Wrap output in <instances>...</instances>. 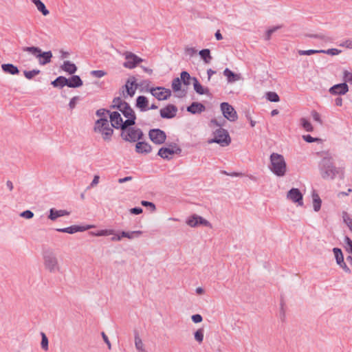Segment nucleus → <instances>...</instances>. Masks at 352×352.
Segmentation results:
<instances>
[{
    "instance_id": "4be33fe9",
    "label": "nucleus",
    "mask_w": 352,
    "mask_h": 352,
    "mask_svg": "<svg viewBox=\"0 0 352 352\" xmlns=\"http://www.w3.org/2000/svg\"><path fill=\"white\" fill-rule=\"evenodd\" d=\"M69 212L64 210H56L54 208L50 209L48 218L52 221H55L57 218L68 215Z\"/></svg>"
},
{
    "instance_id": "6e6d98bb",
    "label": "nucleus",
    "mask_w": 352,
    "mask_h": 352,
    "mask_svg": "<svg viewBox=\"0 0 352 352\" xmlns=\"http://www.w3.org/2000/svg\"><path fill=\"white\" fill-rule=\"evenodd\" d=\"M192 320L195 322V323H199V322H201L203 320L202 318V316L200 315V314H195V315H193L192 316Z\"/></svg>"
},
{
    "instance_id": "4c0bfd02",
    "label": "nucleus",
    "mask_w": 352,
    "mask_h": 352,
    "mask_svg": "<svg viewBox=\"0 0 352 352\" xmlns=\"http://www.w3.org/2000/svg\"><path fill=\"white\" fill-rule=\"evenodd\" d=\"M300 123L302 126V127L307 131H312L314 130V128L311 125V124L310 123V122H309L307 119L305 118H302L300 120Z\"/></svg>"
},
{
    "instance_id": "79ce46f5",
    "label": "nucleus",
    "mask_w": 352,
    "mask_h": 352,
    "mask_svg": "<svg viewBox=\"0 0 352 352\" xmlns=\"http://www.w3.org/2000/svg\"><path fill=\"white\" fill-rule=\"evenodd\" d=\"M40 73L38 69H33L32 71H24V76L28 79H32L35 76L38 75Z\"/></svg>"
},
{
    "instance_id": "7ed1b4c3",
    "label": "nucleus",
    "mask_w": 352,
    "mask_h": 352,
    "mask_svg": "<svg viewBox=\"0 0 352 352\" xmlns=\"http://www.w3.org/2000/svg\"><path fill=\"white\" fill-rule=\"evenodd\" d=\"M112 124L107 118H98L94 124V131L98 134L103 140L109 142L113 134Z\"/></svg>"
},
{
    "instance_id": "c03bdc74",
    "label": "nucleus",
    "mask_w": 352,
    "mask_h": 352,
    "mask_svg": "<svg viewBox=\"0 0 352 352\" xmlns=\"http://www.w3.org/2000/svg\"><path fill=\"white\" fill-rule=\"evenodd\" d=\"M320 52L323 54H327L331 55V56L338 55L341 53V50H338V49H334V48L329 49L327 50H320Z\"/></svg>"
},
{
    "instance_id": "393cba45",
    "label": "nucleus",
    "mask_w": 352,
    "mask_h": 352,
    "mask_svg": "<svg viewBox=\"0 0 352 352\" xmlns=\"http://www.w3.org/2000/svg\"><path fill=\"white\" fill-rule=\"evenodd\" d=\"M31 1L35 5L37 10L41 12L43 16H47L50 14L49 10L41 0H31Z\"/></svg>"
},
{
    "instance_id": "b1692460",
    "label": "nucleus",
    "mask_w": 352,
    "mask_h": 352,
    "mask_svg": "<svg viewBox=\"0 0 352 352\" xmlns=\"http://www.w3.org/2000/svg\"><path fill=\"white\" fill-rule=\"evenodd\" d=\"M1 68L5 73L12 75L18 74L19 73L18 68L12 64H3Z\"/></svg>"
},
{
    "instance_id": "f3484780",
    "label": "nucleus",
    "mask_w": 352,
    "mask_h": 352,
    "mask_svg": "<svg viewBox=\"0 0 352 352\" xmlns=\"http://www.w3.org/2000/svg\"><path fill=\"white\" fill-rule=\"evenodd\" d=\"M348 91L349 86L346 82L335 85L329 89V92L332 95H344Z\"/></svg>"
},
{
    "instance_id": "a18cd8bd",
    "label": "nucleus",
    "mask_w": 352,
    "mask_h": 352,
    "mask_svg": "<svg viewBox=\"0 0 352 352\" xmlns=\"http://www.w3.org/2000/svg\"><path fill=\"white\" fill-rule=\"evenodd\" d=\"M319 53H322L320 52V50H300V51H298V54L300 55H307V56H309V55H311V54H319Z\"/></svg>"
},
{
    "instance_id": "f8f14e48",
    "label": "nucleus",
    "mask_w": 352,
    "mask_h": 352,
    "mask_svg": "<svg viewBox=\"0 0 352 352\" xmlns=\"http://www.w3.org/2000/svg\"><path fill=\"white\" fill-rule=\"evenodd\" d=\"M186 223L192 228H195L199 226H204L210 228L212 227L209 221L197 214H193L191 217H190L187 219Z\"/></svg>"
},
{
    "instance_id": "5fc2aeb1",
    "label": "nucleus",
    "mask_w": 352,
    "mask_h": 352,
    "mask_svg": "<svg viewBox=\"0 0 352 352\" xmlns=\"http://www.w3.org/2000/svg\"><path fill=\"white\" fill-rule=\"evenodd\" d=\"M186 54L190 56H192L197 53V50L193 47H188L185 50Z\"/></svg>"
},
{
    "instance_id": "423d86ee",
    "label": "nucleus",
    "mask_w": 352,
    "mask_h": 352,
    "mask_svg": "<svg viewBox=\"0 0 352 352\" xmlns=\"http://www.w3.org/2000/svg\"><path fill=\"white\" fill-rule=\"evenodd\" d=\"M122 130L121 137L122 138L127 142H135L140 139L143 136V133L140 129L137 128H120Z\"/></svg>"
},
{
    "instance_id": "6e6552de",
    "label": "nucleus",
    "mask_w": 352,
    "mask_h": 352,
    "mask_svg": "<svg viewBox=\"0 0 352 352\" xmlns=\"http://www.w3.org/2000/svg\"><path fill=\"white\" fill-rule=\"evenodd\" d=\"M124 58L126 61L124 63L123 65L124 67L127 69H133L135 68L139 63H142L143 60L136 56L135 54L126 52L124 54Z\"/></svg>"
},
{
    "instance_id": "338daca9",
    "label": "nucleus",
    "mask_w": 352,
    "mask_h": 352,
    "mask_svg": "<svg viewBox=\"0 0 352 352\" xmlns=\"http://www.w3.org/2000/svg\"><path fill=\"white\" fill-rule=\"evenodd\" d=\"M336 105L338 107H341L342 105V99L341 98H337L335 100Z\"/></svg>"
},
{
    "instance_id": "1a4fd4ad",
    "label": "nucleus",
    "mask_w": 352,
    "mask_h": 352,
    "mask_svg": "<svg viewBox=\"0 0 352 352\" xmlns=\"http://www.w3.org/2000/svg\"><path fill=\"white\" fill-rule=\"evenodd\" d=\"M221 110L223 116L231 122H234L238 119L236 111L228 102L221 104Z\"/></svg>"
},
{
    "instance_id": "e433bc0d",
    "label": "nucleus",
    "mask_w": 352,
    "mask_h": 352,
    "mask_svg": "<svg viewBox=\"0 0 352 352\" xmlns=\"http://www.w3.org/2000/svg\"><path fill=\"white\" fill-rule=\"evenodd\" d=\"M267 99L271 102H278L280 100L278 95L274 91L267 93Z\"/></svg>"
},
{
    "instance_id": "2f4dec72",
    "label": "nucleus",
    "mask_w": 352,
    "mask_h": 352,
    "mask_svg": "<svg viewBox=\"0 0 352 352\" xmlns=\"http://www.w3.org/2000/svg\"><path fill=\"white\" fill-rule=\"evenodd\" d=\"M52 85L54 87H64L65 85L68 86V80L63 76L58 77L55 80L52 82Z\"/></svg>"
},
{
    "instance_id": "a211bd4d",
    "label": "nucleus",
    "mask_w": 352,
    "mask_h": 352,
    "mask_svg": "<svg viewBox=\"0 0 352 352\" xmlns=\"http://www.w3.org/2000/svg\"><path fill=\"white\" fill-rule=\"evenodd\" d=\"M177 107L173 104H168L160 110V115L163 118H173L176 116Z\"/></svg>"
},
{
    "instance_id": "bb28decb",
    "label": "nucleus",
    "mask_w": 352,
    "mask_h": 352,
    "mask_svg": "<svg viewBox=\"0 0 352 352\" xmlns=\"http://www.w3.org/2000/svg\"><path fill=\"white\" fill-rule=\"evenodd\" d=\"M67 80L69 87H79L82 85V81L78 76H72Z\"/></svg>"
},
{
    "instance_id": "de8ad7c7",
    "label": "nucleus",
    "mask_w": 352,
    "mask_h": 352,
    "mask_svg": "<svg viewBox=\"0 0 352 352\" xmlns=\"http://www.w3.org/2000/svg\"><path fill=\"white\" fill-rule=\"evenodd\" d=\"M91 74L96 78H102L107 73L103 70H93L91 72Z\"/></svg>"
},
{
    "instance_id": "39448f33",
    "label": "nucleus",
    "mask_w": 352,
    "mask_h": 352,
    "mask_svg": "<svg viewBox=\"0 0 352 352\" xmlns=\"http://www.w3.org/2000/svg\"><path fill=\"white\" fill-rule=\"evenodd\" d=\"M34 56H35L40 65H45L51 62L52 58V53L51 51L42 52L41 50L37 47H27L23 50Z\"/></svg>"
},
{
    "instance_id": "58836bf2",
    "label": "nucleus",
    "mask_w": 352,
    "mask_h": 352,
    "mask_svg": "<svg viewBox=\"0 0 352 352\" xmlns=\"http://www.w3.org/2000/svg\"><path fill=\"white\" fill-rule=\"evenodd\" d=\"M112 111H107L105 109H99L96 111V116L99 118H109V115Z\"/></svg>"
},
{
    "instance_id": "9b49d317",
    "label": "nucleus",
    "mask_w": 352,
    "mask_h": 352,
    "mask_svg": "<svg viewBox=\"0 0 352 352\" xmlns=\"http://www.w3.org/2000/svg\"><path fill=\"white\" fill-rule=\"evenodd\" d=\"M150 92L159 100H166L171 95V91L170 89L162 87L151 88L150 89Z\"/></svg>"
},
{
    "instance_id": "603ef678",
    "label": "nucleus",
    "mask_w": 352,
    "mask_h": 352,
    "mask_svg": "<svg viewBox=\"0 0 352 352\" xmlns=\"http://www.w3.org/2000/svg\"><path fill=\"white\" fill-rule=\"evenodd\" d=\"M223 124L219 122L217 120H212L209 124L210 128L214 129L216 127H219L222 126Z\"/></svg>"
},
{
    "instance_id": "72a5a7b5",
    "label": "nucleus",
    "mask_w": 352,
    "mask_h": 352,
    "mask_svg": "<svg viewBox=\"0 0 352 352\" xmlns=\"http://www.w3.org/2000/svg\"><path fill=\"white\" fill-rule=\"evenodd\" d=\"M113 233H114V231L113 230H102L97 231L96 232H91L90 234H91L92 236H109V235L113 234Z\"/></svg>"
},
{
    "instance_id": "e2e57ef3",
    "label": "nucleus",
    "mask_w": 352,
    "mask_h": 352,
    "mask_svg": "<svg viewBox=\"0 0 352 352\" xmlns=\"http://www.w3.org/2000/svg\"><path fill=\"white\" fill-rule=\"evenodd\" d=\"M131 213L135 214H139L142 212V209L141 208H134L131 209Z\"/></svg>"
},
{
    "instance_id": "f03ea898",
    "label": "nucleus",
    "mask_w": 352,
    "mask_h": 352,
    "mask_svg": "<svg viewBox=\"0 0 352 352\" xmlns=\"http://www.w3.org/2000/svg\"><path fill=\"white\" fill-rule=\"evenodd\" d=\"M270 170L278 177H283L287 171V166L284 157L278 153H273L270 157Z\"/></svg>"
},
{
    "instance_id": "7c9ffc66",
    "label": "nucleus",
    "mask_w": 352,
    "mask_h": 352,
    "mask_svg": "<svg viewBox=\"0 0 352 352\" xmlns=\"http://www.w3.org/2000/svg\"><path fill=\"white\" fill-rule=\"evenodd\" d=\"M312 199L314 209L315 211H318L321 207V199L319 195L314 191L312 193Z\"/></svg>"
},
{
    "instance_id": "9d476101",
    "label": "nucleus",
    "mask_w": 352,
    "mask_h": 352,
    "mask_svg": "<svg viewBox=\"0 0 352 352\" xmlns=\"http://www.w3.org/2000/svg\"><path fill=\"white\" fill-rule=\"evenodd\" d=\"M137 80L134 76L129 77L125 84V92L123 91V96L124 97L129 96L133 97L138 89Z\"/></svg>"
},
{
    "instance_id": "f257e3e1",
    "label": "nucleus",
    "mask_w": 352,
    "mask_h": 352,
    "mask_svg": "<svg viewBox=\"0 0 352 352\" xmlns=\"http://www.w3.org/2000/svg\"><path fill=\"white\" fill-rule=\"evenodd\" d=\"M114 109L109 115L110 122L115 129L126 128L135 124L136 116L133 109L120 99L113 100Z\"/></svg>"
},
{
    "instance_id": "2eb2a0df",
    "label": "nucleus",
    "mask_w": 352,
    "mask_h": 352,
    "mask_svg": "<svg viewBox=\"0 0 352 352\" xmlns=\"http://www.w3.org/2000/svg\"><path fill=\"white\" fill-rule=\"evenodd\" d=\"M180 153L181 149L177 146L172 148L163 147L159 150L158 155L164 159L169 160L172 158L175 154H179Z\"/></svg>"
},
{
    "instance_id": "c756f323",
    "label": "nucleus",
    "mask_w": 352,
    "mask_h": 352,
    "mask_svg": "<svg viewBox=\"0 0 352 352\" xmlns=\"http://www.w3.org/2000/svg\"><path fill=\"white\" fill-rule=\"evenodd\" d=\"M194 89L199 94H205L208 92V89H205L197 80L196 78H192Z\"/></svg>"
},
{
    "instance_id": "49530a36",
    "label": "nucleus",
    "mask_w": 352,
    "mask_h": 352,
    "mask_svg": "<svg viewBox=\"0 0 352 352\" xmlns=\"http://www.w3.org/2000/svg\"><path fill=\"white\" fill-rule=\"evenodd\" d=\"M181 80L184 82V84L188 85V80L190 79V76L187 72H182L180 75Z\"/></svg>"
},
{
    "instance_id": "473e14b6",
    "label": "nucleus",
    "mask_w": 352,
    "mask_h": 352,
    "mask_svg": "<svg viewBox=\"0 0 352 352\" xmlns=\"http://www.w3.org/2000/svg\"><path fill=\"white\" fill-rule=\"evenodd\" d=\"M142 233V231L138 230V231H133V232H121V236L122 237H126L129 239H133L135 236H138L141 235Z\"/></svg>"
},
{
    "instance_id": "20e7f679",
    "label": "nucleus",
    "mask_w": 352,
    "mask_h": 352,
    "mask_svg": "<svg viewBox=\"0 0 352 352\" xmlns=\"http://www.w3.org/2000/svg\"><path fill=\"white\" fill-rule=\"evenodd\" d=\"M43 263L46 270L50 273H56L60 270V266L55 254L52 251L43 253Z\"/></svg>"
},
{
    "instance_id": "680f3d73",
    "label": "nucleus",
    "mask_w": 352,
    "mask_h": 352,
    "mask_svg": "<svg viewBox=\"0 0 352 352\" xmlns=\"http://www.w3.org/2000/svg\"><path fill=\"white\" fill-rule=\"evenodd\" d=\"M99 179H100V177L98 175H95L91 184H90L91 186L94 187V186H96L99 182Z\"/></svg>"
},
{
    "instance_id": "37998d69",
    "label": "nucleus",
    "mask_w": 352,
    "mask_h": 352,
    "mask_svg": "<svg viewBox=\"0 0 352 352\" xmlns=\"http://www.w3.org/2000/svg\"><path fill=\"white\" fill-rule=\"evenodd\" d=\"M41 337H42L41 343V347L45 351H47L48 350V339L44 333H41Z\"/></svg>"
},
{
    "instance_id": "69168bd1",
    "label": "nucleus",
    "mask_w": 352,
    "mask_h": 352,
    "mask_svg": "<svg viewBox=\"0 0 352 352\" xmlns=\"http://www.w3.org/2000/svg\"><path fill=\"white\" fill-rule=\"evenodd\" d=\"M277 29H278V28H274L272 29H270L269 30H267V39H270V36H271V34L275 32Z\"/></svg>"
},
{
    "instance_id": "ea45409f",
    "label": "nucleus",
    "mask_w": 352,
    "mask_h": 352,
    "mask_svg": "<svg viewBox=\"0 0 352 352\" xmlns=\"http://www.w3.org/2000/svg\"><path fill=\"white\" fill-rule=\"evenodd\" d=\"M344 82L352 83V72L344 69L342 72Z\"/></svg>"
},
{
    "instance_id": "6ab92c4d",
    "label": "nucleus",
    "mask_w": 352,
    "mask_h": 352,
    "mask_svg": "<svg viewBox=\"0 0 352 352\" xmlns=\"http://www.w3.org/2000/svg\"><path fill=\"white\" fill-rule=\"evenodd\" d=\"M337 263L346 272H349L350 270L344 261L342 252L339 248H333V250Z\"/></svg>"
},
{
    "instance_id": "a19ab883",
    "label": "nucleus",
    "mask_w": 352,
    "mask_h": 352,
    "mask_svg": "<svg viewBox=\"0 0 352 352\" xmlns=\"http://www.w3.org/2000/svg\"><path fill=\"white\" fill-rule=\"evenodd\" d=\"M182 82L179 78L173 79L172 82V88L175 91H179L181 89Z\"/></svg>"
},
{
    "instance_id": "bf43d9fd",
    "label": "nucleus",
    "mask_w": 352,
    "mask_h": 352,
    "mask_svg": "<svg viewBox=\"0 0 352 352\" xmlns=\"http://www.w3.org/2000/svg\"><path fill=\"white\" fill-rule=\"evenodd\" d=\"M340 46L345 47L346 48H352V41L347 40L340 45Z\"/></svg>"
},
{
    "instance_id": "8fccbe9b",
    "label": "nucleus",
    "mask_w": 352,
    "mask_h": 352,
    "mask_svg": "<svg viewBox=\"0 0 352 352\" xmlns=\"http://www.w3.org/2000/svg\"><path fill=\"white\" fill-rule=\"evenodd\" d=\"M311 116H312L313 119H314L316 122H318V123H320V124H322V120H321V118H320V114H319L318 112H316V111H313L311 112Z\"/></svg>"
},
{
    "instance_id": "3c124183",
    "label": "nucleus",
    "mask_w": 352,
    "mask_h": 352,
    "mask_svg": "<svg viewBox=\"0 0 352 352\" xmlns=\"http://www.w3.org/2000/svg\"><path fill=\"white\" fill-rule=\"evenodd\" d=\"M302 139L305 142H309V143L320 140L318 138H314L309 135H302Z\"/></svg>"
},
{
    "instance_id": "0e129e2a",
    "label": "nucleus",
    "mask_w": 352,
    "mask_h": 352,
    "mask_svg": "<svg viewBox=\"0 0 352 352\" xmlns=\"http://www.w3.org/2000/svg\"><path fill=\"white\" fill-rule=\"evenodd\" d=\"M132 179V177L129 176V177H125L124 178H120L118 179V182L120 184H122L124 182H129V181H131Z\"/></svg>"
},
{
    "instance_id": "c9c22d12",
    "label": "nucleus",
    "mask_w": 352,
    "mask_h": 352,
    "mask_svg": "<svg viewBox=\"0 0 352 352\" xmlns=\"http://www.w3.org/2000/svg\"><path fill=\"white\" fill-rule=\"evenodd\" d=\"M135 348L140 351V352H145L144 344L141 340V338L138 336H135Z\"/></svg>"
},
{
    "instance_id": "4468645a",
    "label": "nucleus",
    "mask_w": 352,
    "mask_h": 352,
    "mask_svg": "<svg viewBox=\"0 0 352 352\" xmlns=\"http://www.w3.org/2000/svg\"><path fill=\"white\" fill-rule=\"evenodd\" d=\"M287 198L299 206L303 205L302 195L298 188H292L287 192Z\"/></svg>"
},
{
    "instance_id": "864d4df0",
    "label": "nucleus",
    "mask_w": 352,
    "mask_h": 352,
    "mask_svg": "<svg viewBox=\"0 0 352 352\" xmlns=\"http://www.w3.org/2000/svg\"><path fill=\"white\" fill-rule=\"evenodd\" d=\"M141 204L144 206H149L152 211L155 210V206L151 202L147 201H142Z\"/></svg>"
},
{
    "instance_id": "774afa93",
    "label": "nucleus",
    "mask_w": 352,
    "mask_h": 352,
    "mask_svg": "<svg viewBox=\"0 0 352 352\" xmlns=\"http://www.w3.org/2000/svg\"><path fill=\"white\" fill-rule=\"evenodd\" d=\"M215 37L217 38V40L218 41H220L223 38V36L221 35V34L220 33V31L218 30L216 33H215Z\"/></svg>"
},
{
    "instance_id": "412c9836",
    "label": "nucleus",
    "mask_w": 352,
    "mask_h": 352,
    "mask_svg": "<svg viewBox=\"0 0 352 352\" xmlns=\"http://www.w3.org/2000/svg\"><path fill=\"white\" fill-rule=\"evenodd\" d=\"M148 105V99L144 96H140L136 100V107L140 109L142 111H145L147 109Z\"/></svg>"
},
{
    "instance_id": "c85d7f7f",
    "label": "nucleus",
    "mask_w": 352,
    "mask_h": 352,
    "mask_svg": "<svg viewBox=\"0 0 352 352\" xmlns=\"http://www.w3.org/2000/svg\"><path fill=\"white\" fill-rule=\"evenodd\" d=\"M199 54L205 63L208 64L210 63L212 58L210 54V50H208V49L202 50L199 52Z\"/></svg>"
},
{
    "instance_id": "dca6fc26",
    "label": "nucleus",
    "mask_w": 352,
    "mask_h": 352,
    "mask_svg": "<svg viewBox=\"0 0 352 352\" xmlns=\"http://www.w3.org/2000/svg\"><path fill=\"white\" fill-rule=\"evenodd\" d=\"M92 225H87L85 226H72L65 228H58L56 230L60 232H65L69 234H74L78 232H83L90 228H94Z\"/></svg>"
},
{
    "instance_id": "ddd939ff",
    "label": "nucleus",
    "mask_w": 352,
    "mask_h": 352,
    "mask_svg": "<svg viewBox=\"0 0 352 352\" xmlns=\"http://www.w3.org/2000/svg\"><path fill=\"white\" fill-rule=\"evenodd\" d=\"M149 138L153 143L161 144L165 142L166 136L160 129H152L149 131Z\"/></svg>"
},
{
    "instance_id": "13d9d810",
    "label": "nucleus",
    "mask_w": 352,
    "mask_h": 352,
    "mask_svg": "<svg viewBox=\"0 0 352 352\" xmlns=\"http://www.w3.org/2000/svg\"><path fill=\"white\" fill-rule=\"evenodd\" d=\"M77 100H78L77 97H74L73 98H72V100H70L69 104L70 109H73L74 108H75Z\"/></svg>"
},
{
    "instance_id": "052dcab7",
    "label": "nucleus",
    "mask_w": 352,
    "mask_h": 352,
    "mask_svg": "<svg viewBox=\"0 0 352 352\" xmlns=\"http://www.w3.org/2000/svg\"><path fill=\"white\" fill-rule=\"evenodd\" d=\"M102 338H103L104 341L108 345L109 349H111V345L110 341L109 340L108 337L107 336V335L104 333H102Z\"/></svg>"
},
{
    "instance_id": "cd10ccee",
    "label": "nucleus",
    "mask_w": 352,
    "mask_h": 352,
    "mask_svg": "<svg viewBox=\"0 0 352 352\" xmlns=\"http://www.w3.org/2000/svg\"><path fill=\"white\" fill-rule=\"evenodd\" d=\"M223 74L227 78L228 81L229 82H234V81H237V80H239L240 79V76L239 75L233 73L231 70H230L228 68H226L223 71Z\"/></svg>"
},
{
    "instance_id": "09e8293b",
    "label": "nucleus",
    "mask_w": 352,
    "mask_h": 352,
    "mask_svg": "<svg viewBox=\"0 0 352 352\" xmlns=\"http://www.w3.org/2000/svg\"><path fill=\"white\" fill-rule=\"evenodd\" d=\"M20 216L23 218L30 219L34 217V213L30 210H25L20 214Z\"/></svg>"
},
{
    "instance_id": "4d7b16f0",
    "label": "nucleus",
    "mask_w": 352,
    "mask_h": 352,
    "mask_svg": "<svg viewBox=\"0 0 352 352\" xmlns=\"http://www.w3.org/2000/svg\"><path fill=\"white\" fill-rule=\"evenodd\" d=\"M346 250L352 254V241L349 238L346 237Z\"/></svg>"
},
{
    "instance_id": "5701e85b",
    "label": "nucleus",
    "mask_w": 352,
    "mask_h": 352,
    "mask_svg": "<svg viewBox=\"0 0 352 352\" xmlns=\"http://www.w3.org/2000/svg\"><path fill=\"white\" fill-rule=\"evenodd\" d=\"M61 69L69 74H74L77 70L76 65L69 60L65 61L63 63V64L61 65Z\"/></svg>"
},
{
    "instance_id": "a878e982",
    "label": "nucleus",
    "mask_w": 352,
    "mask_h": 352,
    "mask_svg": "<svg viewBox=\"0 0 352 352\" xmlns=\"http://www.w3.org/2000/svg\"><path fill=\"white\" fill-rule=\"evenodd\" d=\"M187 110L192 113H201L205 110V107L201 103L193 102Z\"/></svg>"
},
{
    "instance_id": "0eeeda50",
    "label": "nucleus",
    "mask_w": 352,
    "mask_h": 352,
    "mask_svg": "<svg viewBox=\"0 0 352 352\" xmlns=\"http://www.w3.org/2000/svg\"><path fill=\"white\" fill-rule=\"evenodd\" d=\"M214 138L209 141V143H217L221 146H227L231 142V138L228 132L221 127L216 129L214 133Z\"/></svg>"
},
{
    "instance_id": "f704fd0d",
    "label": "nucleus",
    "mask_w": 352,
    "mask_h": 352,
    "mask_svg": "<svg viewBox=\"0 0 352 352\" xmlns=\"http://www.w3.org/2000/svg\"><path fill=\"white\" fill-rule=\"evenodd\" d=\"M204 329L201 328V329H198L194 333V338H195V340L198 342V343H201L204 340Z\"/></svg>"
},
{
    "instance_id": "aec40b11",
    "label": "nucleus",
    "mask_w": 352,
    "mask_h": 352,
    "mask_svg": "<svg viewBox=\"0 0 352 352\" xmlns=\"http://www.w3.org/2000/svg\"><path fill=\"white\" fill-rule=\"evenodd\" d=\"M151 145L144 142H138L135 145V151L138 153L147 154L151 153Z\"/></svg>"
}]
</instances>
